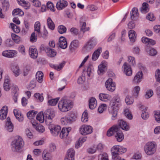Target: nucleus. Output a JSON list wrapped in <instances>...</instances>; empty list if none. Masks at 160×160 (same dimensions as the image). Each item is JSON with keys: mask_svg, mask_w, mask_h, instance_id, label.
Listing matches in <instances>:
<instances>
[{"mask_svg": "<svg viewBox=\"0 0 160 160\" xmlns=\"http://www.w3.org/2000/svg\"><path fill=\"white\" fill-rule=\"evenodd\" d=\"M8 110V108L6 106H3L0 111V119L3 120L7 117Z\"/></svg>", "mask_w": 160, "mask_h": 160, "instance_id": "nucleus-15", "label": "nucleus"}, {"mask_svg": "<svg viewBox=\"0 0 160 160\" xmlns=\"http://www.w3.org/2000/svg\"><path fill=\"white\" fill-rule=\"evenodd\" d=\"M93 67L92 65H89L87 69V75L89 77L92 76L93 75Z\"/></svg>", "mask_w": 160, "mask_h": 160, "instance_id": "nucleus-47", "label": "nucleus"}, {"mask_svg": "<svg viewBox=\"0 0 160 160\" xmlns=\"http://www.w3.org/2000/svg\"><path fill=\"white\" fill-rule=\"evenodd\" d=\"M110 105L112 109V111L111 112L112 114V120H114L116 118L117 115V111L115 108L116 106H117V104L116 102H113L111 103Z\"/></svg>", "mask_w": 160, "mask_h": 160, "instance_id": "nucleus-16", "label": "nucleus"}, {"mask_svg": "<svg viewBox=\"0 0 160 160\" xmlns=\"http://www.w3.org/2000/svg\"><path fill=\"white\" fill-rule=\"evenodd\" d=\"M36 119L40 122L43 123L45 120V117L43 115V112H40L38 113Z\"/></svg>", "mask_w": 160, "mask_h": 160, "instance_id": "nucleus-37", "label": "nucleus"}, {"mask_svg": "<svg viewBox=\"0 0 160 160\" xmlns=\"http://www.w3.org/2000/svg\"><path fill=\"white\" fill-rule=\"evenodd\" d=\"M29 54L31 57L33 59H36L38 55L37 49L33 47H30L29 50Z\"/></svg>", "mask_w": 160, "mask_h": 160, "instance_id": "nucleus-20", "label": "nucleus"}, {"mask_svg": "<svg viewBox=\"0 0 160 160\" xmlns=\"http://www.w3.org/2000/svg\"><path fill=\"white\" fill-rule=\"evenodd\" d=\"M131 18L132 19H133L135 17H138V9L137 8H133L131 11Z\"/></svg>", "mask_w": 160, "mask_h": 160, "instance_id": "nucleus-38", "label": "nucleus"}, {"mask_svg": "<svg viewBox=\"0 0 160 160\" xmlns=\"http://www.w3.org/2000/svg\"><path fill=\"white\" fill-rule=\"evenodd\" d=\"M122 68L123 69L124 73L127 76H131L132 73L131 68L128 64L127 62L124 63Z\"/></svg>", "mask_w": 160, "mask_h": 160, "instance_id": "nucleus-12", "label": "nucleus"}, {"mask_svg": "<svg viewBox=\"0 0 160 160\" xmlns=\"http://www.w3.org/2000/svg\"><path fill=\"white\" fill-rule=\"evenodd\" d=\"M125 101L127 105H131L133 102L134 99L132 97L127 96L125 99Z\"/></svg>", "mask_w": 160, "mask_h": 160, "instance_id": "nucleus-46", "label": "nucleus"}, {"mask_svg": "<svg viewBox=\"0 0 160 160\" xmlns=\"http://www.w3.org/2000/svg\"><path fill=\"white\" fill-rule=\"evenodd\" d=\"M135 33V32L133 30H131L129 31L128 37L130 41L132 42H134L136 38Z\"/></svg>", "mask_w": 160, "mask_h": 160, "instance_id": "nucleus-36", "label": "nucleus"}, {"mask_svg": "<svg viewBox=\"0 0 160 160\" xmlns=\"http://www.w3.org/2000/svg\"><path fill=\"white\" fill-rule=\"evenodd\" d=\"M146 51L148 54L152 56L155 55L157 53V51L153 48H151L149 50L147 49Z\"/></svg>", "mask_w": 160, "mask_h": 160, "instance_id": "nucleus-56", "label": "nucleus"}, {"mask_svg": "<svg viewBox=\"0 0 160 160\" xmlns=\"http://www.w3.org/2000/svg\"><path fill=\"white\" fill-rule=\"evenodd\" d=\"M118 123L119 125L118 126L123 130L125 131H128L129 129V126L128 123L125 122L122 120H120L118 121Z\"/></svg>", "mask_w": 160, "mask_h": 160, "instance_id": "nucleus-21", "label": "nucleus"}, {"mask_svg": "<svg viewBox=\"0 0 160 160\" xmlns=\"http://www.w3.org/2000/svg\"><path fill=\"white\" fill-rule=\"evenodd\" d=\"M143 73L142 71L138 72L135 76L133 79L134 83H137L140 82L142 78Z\"/></svg>", "mask_w": 160, "mask_h": 160, "instance_id": "nucleus-25", "label": "nucleus"}, {"mask_svg": "<svg viewBox=\"0 0 160 160\" xmlns=\"http://www.w3.org/2000/svg\"><path fill=\"white\" fill-rule=\"evenodd\" d=\"M107 109V105L106 104H103L100 105L98 109V111L99 113H102L104 111Z\"/></svg>", "mask_w": 160, "mask_h": 160, "instance_id": "nucleus-54", "label": "nucleus"}, {"mask_svg": "<svg viewBox=\"0 0 160 160\" xmlns=\"http://www.w3.org/2000/svg\"><path fill=\"white\" fill-rule=\"evenodd\" d=\"M47 23L49 28L52 30H53L55 28V24L50 17L48 18L47 20Z\"/></svg>", "mask_w": 160, "mask_h": 160, "instance_id": "nucleus-39", "label": "nucleus"}, {"mask_svg": "<svg viewBox=\"0 0 160 160\" xmlns=\"http://www.w3.org/2000/svg\"><path fill=\"white\" fill-rule=\"evenodd\" d=\"M12 39L14 41V42L17 43H18L20 41V37L18 36L13 34H12Z\"/></svg>", "mask_w": 160, "mask_h": 160, "instance_id": "nucleus-62", "label": "nucleus"}, {"mask_svg": "<svg viewBox=\"0 0 160 160\" xmlns=\"http://www.w3.org/2000/svg\"><path fill=\"white\" fill-rule=\"evenodd\" d=\"M97 102L95 98H91L89 99V106L91 109L95 108L97 106Z\"/></svg>", "mask_w": 160, "mask_h": 160, "instance_id": "nucleus-28", "label": "nucleus"}, {"mask_svg": "<svg viewBox=\"0 0 160 160\" xmlns=\"http://www.w3.org/2000/svg\"><path fill=\"white\" fill-rule=\"evenodd\" d=\"M40 23L39 22H35L34 26V30L38 33V35L40 33Z\"/></svg>", "mask_w": 160, "mask_h": 160, "instance_id": "nucleus-48", "label": "nucleus"}, {"mask_svg": "<svg viewBox=\"0 0 160 160\" xmlns=\"http://www.w3.org/2000/svg\"><path fill=\"white\" fill-rule=\"evenodd\" d=\"M10 27L12 29L13 31L16 33H18L20 31L19 27L12 23H10Z\"/></svg>", "mask_w": 160, "mask_h": 160, "instance_id": "nucleus-45", "label": "nucleus"}, {"mask_svg": "<svg viewBox=\"0 0 160 160\" xmlns=\"http://www.w3.org/2000/svg\"><path fill=\"white\" fill-rule=\"evenodd\" d=\"M140 87L138 86L134 88L132 90L133 95L136 98H137L140 91Z\"/></svg>", "mask_w": 160, "mask_h": 160, "instance_id": "nucleus-44", "label": "nucleus"}, {"mask_svg": "<svg viewBox=\"0 0 160 160\" xmlns=\"http://www.w3.org/2000/svg\"><path fill=\"white\" fill-rule=\"evenodd\" d=\"M24 12L20 9L17 8L14 9L12 12L13 16H22L24 15Z\"/></svg>", "mask_w": 160, "mask_h": 160, "instance_id": "nucleus-43", "label": "nucleus"}, {"mask_svg": "<svg viewBox=\"0 0 160 160\" xmlns=\"http://www.w3.org/2000/svg\"><path fill=\"white\" fill-rule=\"evenodd\" d=\"M79 42L77 40H73L69 46V49L72 51L77 48L79 47Z\"/></svg>", "mask_w": 160, "mask_h": 160, "instance_id": "nucleus-32", "label": "nucleus"}, {"mask_svg": "<svg viewBox=\"0 0 160 160\" xmlns=\"http://www.w3.org/2000/svg\"><path fill=\"white\" fill-rule=\"evenodd\" d=\"M42 158L44 160H50L52 156L49 152L44 151L42 154Z\"/></svg>", "mask_w": 160, "mask_h": 160, "instance_id": "nucleus-41", "label": "nucleus"}, {"mask_svg": "<svg viewBox=\"0 0 160 160\" xmlns=\"http://www.w3.org/2000/svg\"><path fill=\"white\" fill-rule=\"evenodd\" d=\"M62 124L64 125H68L71 124L72 122V119L70 117H64L61 119Z\"/></svg>", "mask_w": 160, "mask_h": 160, "instance_id": "nucleus-29", "label": "nucleus"}, {"mask_svg": "<svg viewBox=\"0 0 160 160\" xmlns=\"http://www.w3.org/2000/svg\"><path fill=\"white\" fill-rule=\"evenodd\" d=\"M5 128L9 132H12L13 129V125L12 123L10 118L9 117H8L7 119V121L6 123Z\"/></svg>", "mask_w": 160, "mask_h": 160, "instance_id": "nucleus-17", "label": "nucleus"}, {"mask_svg": "<svg viewBox=\"0 0 160 160\" xmlns=\"http://www.w3.org/2000/svg\"><path fill=\"white\" fill-rule=\"evenodd\" d=\"M93 131V128L88 125H83L79 128L80 133L83 135H86L92 133Z\"/></svg>", "mask_w": 160, "mask_h": 160, "instance_id": "nucleus-7", "label": "nucleus"}, {"mask_svg": "<svg viewBox=\"0 0 160 160\" xmlns=\"http://www.w3.org/2000/svg\"><path fill=\"white\" fill-rule=\"evenodd\" d=\"M45 121L47 125H49L52 122V119L55 116V112L53 110L48 109L45 112Z\"/></svg>", "mask_w": 160, "mask_h": 160, "instance_id": "nucleus-5", "label": "nucleus"}, {"mask_svg": "<svg viewBox=\"0 0 160 160\" xmlns=\"http://www.w3.org/2000/svg\"><path fill=\"white\" fill-rule=\"evenodd\" d=\"M124 112L125 115L129 119H131L132 118V116L128 109H125Z\"/></svg>", "mask_w": 160, "mask_h": 160, "instance_id": "nucleus-49", "label": "nucleus"}, {"mask_svg": "<svg viewBox=\"0 0 160 160\" xmlns=\"http://www.w3.org/2000/svg\"><path fill=\"white\" fill-rule=\"evenodd\" d=\"M36 113L34 110H32L27 113V116L29 119H32L35 117Z\"/></svg>", "mask_w": 160, "mask_h": 160, "instance_id": "nucleus-57", "label": "nucleus"}, {"mask_svg": "<svg viewBox=\"0 0 160 160\" xmlns=\"http://www.w3.org/2000/svg\"><path fill=\"white\" fill-rule=\"evenodd\" d=\"M23 145L24 142L22 138L18 137L12 142V149L14 152H17L21 149Z\"/></svg>", "mask_w": 160, "mask_h": 160, "instance_id": "nucleus-3", "label": "nucleus"}, {"mask_svg": "<svg viewBox=\"0 0 160 160\" xmlns=\"http://www.w3.org/2000/svg\"><path fill=\"white\" fill-rule=\"evenodd\" d=\"M65 65V62H64L60 63L59 65H56L51 64L50 65V66L52 68H53L57 71H60L62 68Z\"/></svg>", "mask_w": 160, "mask_h": 160, "instance_id": "nucleus-33", "label": "nucleus"}, {"mask_svg": "<svg viewBox=\"0 0 160 160\" xmlns=\"http://www.w3.org/2000/svg\"><path fill=\"white\" fill-rule=\"evenodd\" d=\"M98 160H109L107 154L103 153L98 155Z\"/></svg>", "mask_w": 160, "mask_h": 160, "instance_id": "nucleus-51", "label": "nucleus"}, {"mask_svg": "<svg viewBox=\"0 0 160 160\" xmlns=\"http://www.w3.org/2000/svg\"><path fill=\"white\" fill-rule=\"evenodd\" d=\"M3 88L6 91H8L10 89V80L8 77H6L5 79Z\"/></svg>", "mask_w": 160, "mask_h": 160, "instance_id": "nucleus-34", "label": "nucleus"}, {"mask_svg": "<svg viewBox=\"0 0 160 160\" xmlns=\"http://www.w3.org/2000/svg\"><path fill=\"white\" fill-rule=\"evenodd\" d=\"M68 4L67 1L65 0H60L57 2L56 7L58 10H61L66 7Z\"/></svg>", "mask_w": 160, "mask_h": 160, "instance_id": "nucleus-11", "label": "nucleus"}, {"mask_svg": "<svg viewBox=\"0 0 160 160\" xmlns=\"http://www.w3.org/2000/svg\"><path fill=\"white\" fill-rule=\"evenodd\" d=\"M59 99V98H56L52 99L49 100L48 101L49 105L52 106H55L57 103Z\"/></svg>", "mask_w": 160, "mask_h": 160, "instance_id": "nucleus-50", "label": "nucleus"}, {"mask_svg": "<svg viewBox=\"0 0 160 160\" xmlns=\"http://www.w3.org/2000/svg\"><path fill=\"white\" fill-rule=\"evenodd\" d=\"M45 51L48 56L50 57H55L57 54V52L55 50L49 48H47L45 50Z\"/></svg>", "mask_w": 160, "mask_h": 160, "instance_id": "nucleus-30", "label": "nucleus"}, {"mask_svg": "<svg viewBox=\"0 0 160 160\" xmlns=\"http://www.w3.org/2000/svg\"><path fill=\"white\" fill-rule=\"evenodd\" d=\"M58 30L60 33L62 34L66 32L67 29L64 26L60 25L58 27Z\"/></svg>", "mask_w": 160, "mask_h": 160, "instance_id": "nucleus-59", "label": "nucleus"}, {"mask_svg": "<svg viewBox=\"0 0 160 160\" xmlns=\"http://www.w3.org/2000/svg\"><path fill=\"white\" fill-rule=\"evenodd\" d=\"M2 7L3 10L6 11L9 7V2L6 1H4L2 3Z\"/></svg>", "mask_w": 160, "mask_h": 160, "instance_id": "nucleus-63", "label": "nucleus"}, {"mask_svg": "<svg viewBox=\"0 0 160 160\" xmlns=\"http://www.w3.org/2000/svg\"><path fill=\"white\" fill-rule=\"evenodd\" d=\"M153 94V92L152 90L150 89L148 90L145 95V98L146 99H148L151 97Z\"/></svg>", "mask_w": 160, "mask_h": 160, "instance_id": "nucleus-61", "label": "nucleus"}, {"mask_svg": "<svg viewBox=\"0 0 160 160\" xmlns=\"http://www.w3.org/2000/svg\"><path fill=\"white\" fill-rule=\"evenodd\" d=\"M118 123L119 125L118 126L123 130L125 131H128L129 129V126L128 123L125 122L122 120H120L118 121Z\"/></svg>", "mask_w": 160, "mask_h": 160, "instance_id": "nucleus-22", "label": "nucleus"}, {"mask_svg": "<svg viewBox=\"0 0 160 160\" xmlns=\"http://www.w3.org/2000/svg\"><path fill=\"white\" fill-rule=\"evenodd\" d=\"M116 134L115 135V138L117 141L118 142L122 141L124 139V135L121 131L119 130V128L118 129L116 132Z\"/></svg>", "mask_w": 160, "mask_h": 160, "instance_id": "nucleus-31", "label": "nucleus"}, {"mask_svg": "<svg viewBox=\"0 0 160 160\" xmlns=\"http://www.w3.org/2000/svg\"><path fill=\"white\" fill-rule=\"evenodd\" d=\"M128 61L131 65L134 66L136 64L135 58L131 56H128Z\"/></svg>", "mask_w": 160, "mask_h": 160, "instance_id": "nucleus-58", "label": "nucleus"}, {"mask_svg": "<svg viewBox=\"0 0 160 160\" xmlns=\"http://www.w3.org/2000/svg\"><path fill=\"white\" fill-rule=\"evenodd\" d=\"M73 102L70 100L62 99L58 104L59 110L62 112H65L70 110L73 107Z\"/></svg>", "mask_w": 160, "mask_h": 160, "instance_id": "nucleus-2", "label": "nucleus"}, {"mask_svg": "<svg viewBox=\"0 0 160 160\" xmlns=\"http://www.w3.org/2000/svg\"><path fill=\"white\" fill-rule=\"evenodd\" d=\"M97 43V39L94 37H91L89 39L84 47V49L87 51L92 49Z\"/></svg>", "mask_w": 160, "mask_h": 160, "instance_id": "nucleus-6", "label": "nucleus"}, {"mask_svg": "<svg viewBox=\"0 0 160 160\" xmlns=\"http://www.w3.org/2000/svg\"><path fill=\"white\" fill-rule=\"evenodd\" d=\"M99 99L104 102H107L111 99V97L109 94L105 93H100L99 95Z\"/></svg>", "mask_w": 160, "mask_h": 160, "instance_id": "nucleus-27", "label": "nucleus"}, {"mask_svg": "<svg viewBox=\"0 0 160 160\" xmlns=\"http://www.w3.org/2000/svg\"><path fill=\"white\" fill-rule=\"evenodd\" d=\"M102 52V48L101 47L98 48L93 53L92 58V60L94 61L96 60L98 58L100 53H101Z\"/></svg>", "mask_w": 160, "mask_h": 160, "instance_id": "nucleus-26", "label": "nucleus"}, {"mask_svg": "<svg viewBox=\"0 0 160 160\" xmlns=\"http://www.w3.org/2000/svg\"><path fill=\"white\" fill-rule=\"evenodd\" d=\"M149 8L148 5L146 2H144L142 4V7L140 9V10L143 13H146L149 11Z\"/></svg>", "mask_w": 160, "mask_h": 160, "instance_id": "nucleus-40", "label": "nucleus"}, {"mask_svg": "<svg viewBox=\"0 0 160 160\" xmlns=\"http://www.w3.org/2000/svg\"><path fill=\"white\" fill-rule=\"evenodd\" d=\"M157 147V144L155 142H149L145 145L144 150L147 154L151 155L155 153Z\"/></svg>", "mask_w": 160, "mask_h": 160, "instance_id": "nucleus-4", "label": "nucleus"}, {"mask_svg": "<svg viewBox=\"0 0 160 160\" xmlns=\"http://www.w3.org/2000/svg\"><path fill=\"white\" fill-rule=\"evenodd\" d=\"M71 130V128L70 127L63 128L60 133V137L61 138H66Z\"/></svg>", "mask_w": 160, "mask_h": 160, "instance_id": "nucleus-14", "label": "nucleus"}, {"mask_svg": "<svg viewBox=\"0 0 160 160\" xmlns=\"http://www.w3.org/2000/svg\"><path fill=\"white\" fill-rule=\"evenodd\" d=\"M82 25L81 28L80 30L81 31L84 33L85 32L88 31L89 30V28H86V23L85 22H82V24H81Z\"/></svg>", "mask_w": 160, "mask_h": 160, "instance_id": "nucleus-60", "label": "nucleus"}, {"mask_svg": "<svg viewBox=\"0 0 160 160\" xmlns=\"http://www.w3.org/2000/svg\"><path fill=\"white\" fill-rule=\"evenodd\" d=\"M88 114L85 110L82 114L81 120L82 122H85L88 121Z\"/></svg>", "mask_w": 160, "mask_h": 160, "instance_id": "nucleus-52", "label": "nucleus"}, {"mask_svg": "<svg viewBox=\"0 0 160 160\" xmlns=\"http://www.w3.org/2000/svg\"><path fill=\"white\" fill-rule=\"evenodd\" d=\"M105 85L107 89L109 91L113 92L115 89V84L112 82L111 78L108 79L105 83Z\"/></svg>", "mask_w": 160, "mask_h": 160, "instance_id": "nucleus-10", "label": "nucleus"}, {"mask_svg": "<svg viewBox=\"0 0 160 160\" xmlns=\"http://www.w3.org/2000/svg\"><path fill=\"white\" fill-rule=\"evenodd\" d=\"M36 79L39 83H42L43 80V74L41 71H38L36 75Z\"/></svg>", "mask_w": 160, "mask_h": 160, "instance_id": "nucleus-35", "label": "nucleus"}, {"mask_svg": "<svg viewBox=\"0 0 160 160\" xmlns=\"http://www.w3.org/2000/svg\"><path fill=\"white\" fill-rule=\"evenodd\" d=\"M112 154V158L114 160H125L121 158L119 155L122 154L127 151L126 148L119 146H114L111 149Z\"/></svg>", "mask_w": 160, "mask_h": 160, "instance_id": "nucleus-1", "label": "nucleus"}, {"mask_svg": "<svg viewBox=\"0 0 160 160\" xmlns=\"http://www.w3.org/2000/svg\"><path fill=\"white\" fill-rule=\"evenodd\" d=\"M75 154V151L72 148L68 149L67 152V154L66 157L74 158V156Z\"/></svg>", "mask_w": 160, "mask_h": 160, "instance_id": "nucleus-42", "label": "nucleus"}, {"mask_svg": "<svg viewBox=\"0 0 160 160\" xmlns=\"http://www.w3.org/2000/svg\"><path fill=\"white\" fill-rule=\"evenodd\" d=\"M18 3L22 6L25 9H29L31 6L30 3L28 1L24 0H17Z\"/></svg>", "mask_w": 160, "mask_h": 160, "instance_id": "nucleus-24", "label": "nucleus"}, {"mask_svg": "<svg viewBox=\"0 0 160 160\" xmlns=\"http://www.w3.org/2000/svg\"><path fill=\"white\" fill-rule=\"evenodd\" d=\"M119 128L118 126H113L111 127L107 132V135L108 137H110L112 136L113 134L116 132L118 129Z\"/></svg>", "mask_w": 160, "mask_h": 160, "instance_id": "nucleus-19", "label": "nucleus"}, {"mask_svg": "<svg viewBox=\"0 0 160 160\" xmlns=\"http://www.w3.org/2000/svg\"><path fill=\"white\" fill-rule=\"evenodd\" d=\"M32 2L33 5L37 7H39L41 6V2L38 0H29Z\"/></svg>", "mask_w": 160, "mask_h": 160, "instance_id": "nucleus-53", "label": "nucleus"}, {"mask_svg": "<svg viewBox=\"0 0 160 160\" xmlns=\"http://www.w3.org/2000/svg\"><path fill=\"white\" fill-rule=\"evenodd\" d=\"M17 52L14 50H6L3 51L2 53V56L8 58H13L17 55Z\"/></svg>", "mask_w": 160, "mask_h": 160, "instance_id": "nucleus-9", "label": "nucleus"}, {"mask_svg": "<svg viewBox=\"0 0 160 160\" xmlns=\"http://www.w3.org/2000/svg\"><path fill=\"white\" fill-rule=\"evenodd\" d=\"M146 18L147 19L151 21H153L155 19V17L153 13H152L148 14L146 17Z\"/></svg>", "mask_w": 160, "mask_h": 160, "instance_id": "nucleus-64", "label": "nucleus"}, {"mask_svg": "<svg viewBox=\"0 0 160 160\" xmlns=\"http://www.w3.org/2000/svg\"><path fill=\"white\" fill-rule=\"evenodd\" d=\"M155 119L158 122H160V111H155L154 112Z\"/></svg>", "mask_w": 160, "mask_h": 160, "instance_id": "nucleus-55", "label": "nucleus"}, {"mask_svg": "<svg viewBox=\"0 0 160 160\" xmlns=\"http://www.w3.org/2000/svg\"><path fill=\"white\" fill-rule=\"evenodd\" d=\"M11 69L15 77L18 76L20 74V69L18 66L14 64L11 65Z\"/></svg>", "mask_w": 160, "mask_h": 160, "instance_id": "nucleus-23", "label": "nucleus"}, {"mask_svg": "<svg viewBox=\"0 0 160 160\" xmlns=\"http://www.w3.org/2000/svg\"><path fill=\"white\" fill-rule=\"evenodd\" d=\"M58 45L60 48L64 49L67 46V42L66 38L62 37H61L59 39Z\"/></svg>", "mask_w": 160, "mask_h": 160, "instance_id": "nucleus-18", "label": "nucleus"}, {"mask_svg": "<svg viewBox=\"0 0 160 160\" xmlns=\"http://www.w3.org/2000/svg\"><path fill=\"white\" fill-rule=\"evenodd\" d=\"M107 65V62L105 61H103L98 66V72L99 75H102L104 72L105 68L106 67Z\"/></svg>", "mask_w": 160, "mask_h": 160, "instance_id": "nucleus-13", "label": "nucleus"}, {"mask_svg": "<svg viewBox=\"0 0 160 160\" xmlns=\"http://www.w3.org/2000/svg\"><path fill=\"white\" fill-rule=\"evenodd\" d=\"M49 128L52 135L56 136L59 134L61 130V127L58 125L50 124Z\"/></svg>", "mask_w": 160, "mask_h": 160, "instance_id": "nucleus-8", "label": "nucleus"}]
</instances>
